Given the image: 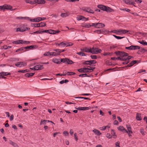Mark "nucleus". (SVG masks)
I'll return each instance as SVG.
<instances>
[{
	"label": "nucleus",
	"mask_w": 147,
	"mask_h": 147,
	"mask_svg": "<svg viewBox=\"0 0 147 147\" xmlns=\"http://www.w3.org/2000/svg\"><path fill=\"white\" fill-rule=\"evenodd\" d=\"M26 3H29L31 4H34V1H31V0H25Z\"/></svg>",
	"instance_id": "nucleus-40"
},
{
	"label": "nucleus",
	"mask_w": 147,
	"mask_h": 147,
	"mask_svg": "<svg viewBox=\"0 0 147 147\" xmlns=\"http://www.w3.org/2000/svg\"><path fill=\"white\" fill-rule=\"evenodd\" d=\"M51 55L53 56H57L55 52H51Z\"/></svg>",
	"instance_id": "nucleus-58"
},
{
	"label": "nucleus",
	"mask_w": 147,
	"mask_h": 147,
	"mask_svg": "<svg viewBox=\"0 0 147 147\" xmlns=\"http://www.w3.org/2000/svg\"><path fill=\"white\" fill-rule=\"evenodd\" d=\"M83 10L84 11H85L86 12L90 13H94V11L91 9L90 7H86L83 9Z\"/></svg>",
	"instance_id": "nucleus-11"
},
{
	"label": "nucleus",
	"mask_w": 147,
	"mask_h": 147,
	"mask_svg": "<svg viewBox=\"0 0 147 147\" xmlns=\"http://www.w3.org/2000/svg\"><path fill=\"white\" fill-rule=\"evenodd\" d=\"M54 51H55L57 56L60 55L61 52H60V50L59 49H56L54 50Z\"/></svg>",
	"instance_id": "nucleus-33"
},
{
	"label": "nucleus",
	"mask_w": 147,
	"mask_h": 147,
	"mask_svg": "<svg viewBox=\"0 0 147 147\" xmlns=\"http://www.w3.org/2000/svg\"><path fill=\"white\" fill-rule=\"evenodd\" d=\"M25 50H27L28 49H34L35 48V46L34 45H30L28 46H27L25 47H24Z\"/></svg>",
	"instance_id": "nucleus-24"
},
{
	"label": "nucleus",
	"mask_w": 147,
	"mask_h": 147,
	"mask_svg": "<svg viewBox=\"0 0 147 147\" xmlns=\"http://www.w3.org/2000/svg\"><path fill=\"white\" fill-rule=\"evenodd\" d=\"M9 143L14 147H18L17 144L11 141H9Z\"/></svg>",
	"instance_id": "nucleus-28"
},
{
	"label": "nucleus",
	"mask_w": 147,
	"mask_h": 147,
	"mask_svg": "<svg viewBox=\"0 0 147 147\" xmlns=\"http://www.w3.org/2000/svg\"><path fill=\"white\" fill-rule=\"evenodd\" d=\"M34 74V73H27L26 74L25 76L26 77L29 78L32 77Z\"/></svg>",
	"instance_id": "nucleus-25"
},
{
	"label": "nucleus",
	"mask_w": 147,
	"mask_h": 147,
	"mask_svg": "<svg viewBox=\"0 0 147 147\" xmlns=\"http://www.w3.org/2000/svg\"><path fill=\"white\" fill-rule=\"evenodd\" d=\"M136 119L137 120H142V118H141V115L139 113H137L136 115Z\"/></svg>",
	"instance_id": "nucleus-27"
},
{
	"label": "nucleus",
	"mask_w": 147,
	"mask_h": 147,
	"mask_svg": "<svg viewBox=\"0 0 147 147\" xmlns=\"http://www.w3.org/2000/svg\"><path fill=\"white\" fill-rule=\"evenodd\" d=\"M13 43L17 44H28L30 43V42L20 40H18L15 41L13 42Z\"/></svg>",
	"instance_id": "nucleus-3"
},
{
	"label": "nucleus",
	"mask_w": 147,
	"mask_h": 147,
	"mask_svg": "<svg viewBox=\"0 0 147 147\" xmlns=\"http://www.w3.org/2000/svg\"><path fill=\"white\" fill-rule=\"evenodd\" d=\"M106 136L109 138H112V136L109 134H106Z\"/></svg>",
	"instance_id": "nucleus-56"
},
{
	"label": "nucleus",
	"mask_w": 147,
	"mask_h": 147,
	"mask_svg": "<svg viewBox=\"0 0 147 147\" xmlns=\"http://www.w3.org/2000/svg\"><path fill=\"white\" fill-rule=\"evenodd\" d=\"M125 56L119 57H117V59L120 60L122 61H124L125 60Z\"/></svg>",
	"instance_id": "nucleus-32"
},
{
	"label": "nucleus",
	"mask_w": 147,
	"mask_h": 147,
	"mask_svg": "<svg viewBox=\"0 0 147 147\" xmlns=\"http://www.w3.org/2000/svg\"><path fill=\"white\" fill-rule=\"evenodd\" d=\"M34 4L37 3L40 4H44L45 3V0H34Z\"/></svg>",
	"instance_id": "nucleus-12"
},
{
	"label": "nucleus",
	"mask_w": 147,
	"mask_h": 147,
	"mask_svg": "<svg viewBox=\"0 0 147 147\" xmlns=\"http://www.w3.org/2000/svg\"><path fill=\"white\" fill-rule=\"evenodd\" d=\"M36 22H38L41 20V18H40V17L37 18H36Z\"/></svg>",
	"instance_id": "nucleus-57"
},
{
	"label": "nucleus",
	"mask_w": 147,
	"mask_h": 147,
	"mask_svg": "<svg viewBox=\"0 0 147 147\" xmlns=\"http://www.w3.org/2000/svg\"><path fill=\"white\" fill-rule=\"evenodd\" d=\"M66 47L71 46L73 45L71 42L66 43Z\"/></svg>",
	"instance_id": "nucleus-62"
},
{
	"label": "nucleus",
	"mask_w": 147,
	"mask_h": 147,
	"mask_svg": "<svg viewBox=\"0 0 147 147\" xmlns=\"http://www.w3.org/2000/svg\"><path fill=\"white\" fill-rule=\"evenodd\" d=\"M5 6L4 5L2 6H0V9L3 10L5 9Z\"/></svg>",
	"instance_id": "nucleus-63"
},
{
	"label": "nucleus",
	"mask_w": 147,
	"mask_h": 147,
	"mask_svg": "<svg viewBox=\"0 0 147 147\" xmlns=\"http://www.w3.org/2000/svg\"><path fill=\"white\" fill-rule=\"evenodd\" d=\"M118 129L123 132H125L127 130L123 127V126H120L117 127Z\"/></svg>",
	"instance_id": "nucleus-16"
},
{
	"label": "nucleus",
	"mask_w": 147,
	"mask_h": 147,
	"mask_svg": "<svg viewBox=\"0 0 147 147\" xmlns=\"http://www.w3.org/2000/svg\"><path fill=\"white\" fill-rule=\"evenodd\" d=\"M97 7L103 10L104 11H105L107 12H111L112 9H111L109 7H107L102 5H99L97 6Z\"/></svg>",
	"instance_id": "nucleus-2"
},
{
	"label": "nucleus",
	"mask_w": 147,
	"mask_h": 147,
	"mask_svg": "<svg viewBox=\"0 0 147 147\" xmlns=\"http://www.w3.org/2000/svg\"><path fill=\"white\" fill-rule=\"evenodd\" d=\"M125 49L129 50H134L140 49V47L138 46L131 45L129 47H125Z\"/></svg>",
	"instance_id": "nucleus-6"
},
{
	"label": "nucleus",
	"mask_w": 147,
	"mask_h": 147,
	"mask_svg": "<svg viewBox=\"0 0 147 147\" xmlns=\"http://www.w3.org/2000/svg\"><path fill=\"white\" fill-rule=\"evenodd\" d=\"M126 127L127 129V131L131 132V131H131V128L130 125H127Z\"/></svg>",
	"instance_id": "nucleus-30"
},
{
	"label": "nucleus",
	"mask_w": 147,
	"mask_h": 147,
	"mask_svg": "<svg viewBox=\"0 0 147 147\" xmlns=\"http://www.w3.org/2000/svg\"><path fill=\"white\" fill-rule=\"evenodd\" d=\"M101 31H102L101 30H96L94 31V32L97 33L98 34H100L102 33Z\"/></svg>",
	"instance_id": "nucleus-53"
},
{
	"label": "nucleus",
	"mask_w": 147,
	"mask_h": 147,
	"mask_svg": "<svg viewBox=\"0 0 147 147\" xmlns=\"http://www.w3.org/2000/svg\"><path fill=\"white\" fill-rule=\"evenodd\" d=\"M101 30L102 31H101V33L102 34H105L107 32H108L107 30H105L104 29H102Z\"/></svg>",
	"instance_id": "nucleus-59"
},
{
	"label": "nucleus",
	"mask_w": 147,
	"mask_h": 147,
	"mask_svg": "<svg viewBox=\"0 0 147 147\" xmlns=\"http://www.w3.org/2000/svg\"><path fill=\"white\" fill-rule=\"evenodd\" d=\"M44 55L46 56H51V52H46L44 53Z\"/></svg>",
	"instance_id": "nucleus-47"
},
{
	"label": "nucleus",
	"mask_w": 147,
	"mask_h": 147,
	"mask_svg": "<svg viewBox=\"0 0 147 147\" xmlns=\"http://www.w3.org/2000/svg\"><path fill=\"white\" fill-rule=\"evenodd\" d=\"M96 61L94 60L86 61L82 62V64L84 65H90L94 64L96 63Z\"/></svg>",
	"instance_id": "nucleus-8"
},
{
	"label": "nucleus",
	"mask_w": 147,
	"mask_h": 147,
	"mask_svg": "<svg viewBox=\"0 0 147 147\" xmlns=\"http://www.w3.org/2000/svg\"><path fill=\"white\" fill-rule=\"evenodd\" d=\"M4 5L5 6V9L11 10L12 7L11 6L9 5H7L6 4Z\"/></svg>",
	"instance_id": "nucleus-29"
},
{
	"label": "nucleus",
	"mask_w": 147,
	"mask_h": 147,
	"mask_svg": "<svg viewBox=\"0 0 147 147\" xmlns=\"http://www.w3.org/2000/svg\"><path fill=\"white\" fill-rule=\"evenodd\" d=\"M63 134L65 136H67L69 135V133L67 131H64Z\"/></svg>",
	"instance_id": "nucleus-61"
},
{
	"label": "nucleus",
	"mask_w": 147,
	"mask_h": 147,
	"mask_svg": "<svg viewBox=\"0 0 147 147\" xmlns=\"http://www.w3.org/2000/svg\"><path fill=\"white\" fill-rule=\"evenodd\" d=\"M75 98H78L79 99H87V100H90V99L89 98H87V97H75Z\"/></svg>",
	"instance_id": "nucleus-49"
},
{
	"label": "nucleus",
	"mask_w": 147,
	"mask_h": 147,
	"mask_svg": "<svg viewBox=\"0 0 147 147\" xmlns=\"http://www.w3.org/2000/svg\"><path fill=\"white\" fill-rule=\"evenodd\" d=\"M77 19L78 20H82L83 21H86L88 20L89 19L88 18H86L82 16H78L77 17Z\"/></svg>",
	"instance_id": "nucleus-10"
},
{
	"label": "nucleus",
	"mask_w": 147,
	"mask_h": 147,
	"mask_svg": "<svg viewBox=\"0 0 147 147\" xmlns=\"http://www.w3.org/2000/svg\"><path fill=\"white\" fill-rule=\"evenodd\" d=\"M118 33H121L123 34H125L126 33H127V34H129V33H128L129 32V30H121L120 29L119 30Z\"/></svg>",
	"instance_id": "nucleus-15"
},
{
	"label": "nucleus",
	"mask_w": 147,
	"mask_h": 147,
	"mask_svg": "<svg viewBox=\"0 0 147 147\" xmlns=\"http://www.w3.org/2000/svg\"><path fill=\"white\" fill-rule=\"evenodd\" d=\"M92 131L96 135H100L101 134V133L98 130L96 129H94Z\"/></svg>",
	"instance_id": "nucleus-23"
},
{
	"label": "nucleus",
	"mask_w": 147,
	"mask_h": 147,
	"mask_svg": "<svg viewBox=\"0 0 147 147\" xmlns=\"http://www.w3.org/2000/svg\"><path fill=\"white\" fill-rule=\"evenodd\" d=\"M67 61L66 63V64H72L73 63V61L72 60H70L67 58Z\"/></svg>",
	"instance_id": "nucleus-38"
},
{
	"label": "nucleus",
	"mask_w": 147,
	"mask_h": 147,
	"mask_svg": "<svg viewBox=\"0 0 147 147\" xmlns=\"http://www.w3.org/2000/svg\"><path fill=\"white\" fill-rule=\"evenodd\" d=\"M40 27H43L46 26V24L45 22H41L39 23Z\"/></svg>",
	"instance_id": "nucleus-41"
},
{
	"label": "nucleus",
	"mask_w": 147,
	"mask_h": 147,
	"mask_svg": "<svg viewBox=\"0 0 147 147\" xmlns=\"http://www.w3.org/2000/svg\"><path fill=\"white\" fill-rule=\"evenodd\" d=\"M90 57L92 59H97V56L96 55H91Z\"/></svg>",
	"instance_id": "nucleus-51"
},
{
	"label": "nucleus",
	"mask_w": 147,
	"mask_h": 147,
	"mask_svg": "<svg viewBox=\"0 0 147 147\" xmlns=\"http://www.w3.org/2000/svg\"><path fill=\"white\" fill-rule=\"evenodd\" d=\"M125 132H126L128 135V136L129 137H130L132 135H131V134H132L133 133L132 131H131V132H129L128 131H127V130Z\"/></svg>",
	"instance_id": "nucleus-55"
},
{
	"label": "nucleus",
	"mask_w": 147,
	"mask_h": 147,
	"mask_svg": "<svg viewBox=\"0 0 147 147\" xmlns=\"http://www.w3.org/2000/svg\"><path fill=\"white\" fill-rule=\"evenodd\" d=\"M67 58H63L60 59V63L62 62L65 63H66L67 61Z\"/></svg>",
	"instance_id": "nucleus-36"
},
{
	"label": "nucleus",
	"mask_w": 147,
	"mask_h": 147,
	"mask_svg": "<svg viewBox=\"0 0 147 147\" xmlns=\"http://www.w3.org/2000/svg\"><path fill=\"white\" fill-rule=\"evenodd\" d=\"M30 29L29 28L24 26L20 28H18L16 30L17 32H23L28 30Z\"/></svg>",
	"instance_id": "nucleus-5"
},
{
	"label": "nucleus",
	"mask_w": 147,
	"mask_h": 147,
	"mask_svg": "<svg viewBox=\"0 0 147 147\" xmlns=\"http://www.w3.org/2000/svg\"><path fill=\"white\" fill-rule=\"evenodd\" d=\"M76 54H77L80 55L81 56H86V54H85L84 53H83L82 52H77L76 53Z\"/></svg>",
	"instance_id": "nucleus-34"
},
{
	"label": "nucleus",
	"mask_w": 147,
	"mask_h": 147,
	"mask_svg": "<svg viewBox=\"0 0 147 147\" xmlns=\"http://www.w3.org/2000/svg\"><path fill=\"white\" fill-rule=\"evenodd\" d=\"M95 67H91V68H83L79 69L78 70V71L80 72H90L92 71Z\"/></svg>",
	"instance_id": "nucleus-1"
},
{
	"label": "nucleus",
	"mask_w": 147,
	"mask_h": 147,
	"mask_svg": "<svg viewBox=\"0 0 147 147\" xmlns=\"http://www.w3.org/2000/svg\"><path fill=\"white\" fill-rule=\"evenodd\" d=\"M119 30H113L112 31H111V32H114L115 33H117L116 34H117L118 33V31Z\"/></svg>",
	"instance_id": "nucleus-60"
},
{
	"label": "nucleus",
	"mask_w": 147,
	"mask_h": 147,
	"mask_svg": "<svg viewBox=\"0 0 147 147\" xmlns=\"http://www.w3.org/2000/svg\"><path fill=\"white\" fill-rule=\"evenodd\" d=\"M120 10L123 11H126L128 12H129L130 11V10L127 8L120 9Z\"/></svg>",
	"instance_id": "nucleus-44"
},
{
	"label": "nucleus",
	"mask_w": 147,
	"mask_h": 147,
	"mask_svg": "<svg viewBox=\"0 0 147 147\" xmlns=\"http://www.w3.org/2000/svg\"><path fill=\"white\" fill-rule=\"evenodd\" d=\"M127 4L134 5L135 3L132 1L131 0H123Z\"/></svg>",
	"instance_id": "nucleus-17"
},
{
	"label": "nucleus",
	"mask_w": 147,
	"mask_h": 147,
	"mask_svg": "<svg viewBox=\"0 0 147 147\" xmlns=\"http://www.w3.org/2000/svg\"><path fill=\"white\" fill-rule=\"evenodd\" d=\"M131 58H133V57H131L130 56H128V55L127 56H126V57H125V60H127V61H128Z\"/></svg>",
	"instance_id": "nucleus-46"
},
{
	"label": "nucleus",
	"mask_w": 147,
	"mask_h": 147,
	"mask_svg": "<svg viewBox=\"0 0 147 147\" xmlns=\"http://www.w3.org/2000/svg\"><path fill=\"white\" fill-rule=\"evenodd\" d=\"M120 142H117L115 143V146L116 147H120L119 146Z\"/></svg>",
	"instance_id": "nucleus-64"
},
{
	"label": "nucleus",
	"mask_w": 147,
	"mask_h": 147,
	"mask_svg": "<svg viewBox=\"0 0 147 147\" xmlns=\"http://www.w3.org/2000/svg\"><path fill=\"white\" fill-rule=\"evenodd\" d=\"M32 34H42V32L41 31H36L35 32H34L33 33H31Z\"/></svg>",
	"instance_id": "nucleus-50"
},
{
	"label": "nucleus",
	"mask_w": 147,
	"mask_h": 147,
	"mask_svg": "<svg viewBox=\"0 0 147 147\" xmlns=\"http://www.w3.org/2000/svg\"><path fill=\"white\" fill-rule=\"evenodd\" d=\"M111 134L113 136H115V137H114V138H116V135L115 134V132L114 131L113 129H111Z\"/></svg>",
	"instance_id": "nucleus-42"
},
{
	"label": "nucleus",
	"mask_w": 147,
	"mask_h": 147,
	"mask_svg": "<svg viewBox=\"0 0 147 147\" xmlns=\"http://www.w3.org/2000/svg\"><path fill=\"white\" fill-rule=\"evenodd\" d=\"M67 74H67V76H71L76 74L75 73L73 72H67Z\"/></svg>",
	"instance_id": "nucleus-43"
},
{
	"label": "nucleus",
	"mask_w": 147,
	"mask_h": 147,
	"mask_svg": "<svg viewBox=\"0 0 147 147\" xmlns=\"http://www.w3.org/2000/svg\"><path fill=\"white\" fill-rule=\"evenodd\" d=\"M0 75L1 76V78H3L5 79L6 78L5 77H4V76H6V73L5 72H2L0 73Z\"/></svg>",
	"instance_id": "nucleus-31"
},
{
	"label": "nucleus",
	"mask_w": 147,
	"mask_h": 147,
	"mask_svg": "<svg viewBox=\"0 0 147 147\" xmlns=\"http://www.w3.org/2000/svg\"><path fill=\"white\" fill-rule=\"evenodd\" d=\"M53 61L54 63L59 64L60 63V59H54L53 60Z\"/></svg>",
	"instance_id": "nucleus-21"
},
{
	"label": "nucleus",
	"mask_w": 147,
	"mask_h": 147,
	"mask_svg": "<svg viewBox=\"0 0 147 147\" xmlns=\"http://www.w3.org/2000/svg\"><path fill=\"white\" fill-rule=\"evenodd\" d=\"M17 19H22L24 20H28L30 19V18L28 17H18L16 18Z\"/></svg>",
	"instance_id": "nucleus-26"
},
{
	"label": "nucleus",
	"mask_w": 147,
	"mask_h": 147,
	"mask_svg": "<svg viewBox=\"0 0 147 147\" xmlns=\"http://www.w3.org/2000/svg\"><path fill=\"white\" fill-rule=\"evenodd\" d=\"M97 28H102L105 26V25L102 23H97Z\"/></svg>",
	"instance_id": "nucleus-19"
},
{
	"label": "nucleus",
	"mask_w": 147,
	"mask_h": 147,
	"mask_svg": "<svg viewBox=\"0 0 147 147\" xmlns=\"http://www.w3.org/2000/svg\"><path fill=\"white\" fill-rule=\"evenodd\" d=\"M113 36L116 39H122L124 38H125V37H121L119 36H116L115 35H113Z\"/></svg>",
	"instance_id": "nucleus-45"
},
{
	"label": "nucleus",
	"mask_w": 147,
	"mask_h": 147,
	"mask_svg": "<svg viewBox=\"0 0 147 147\" xmlns=\"http://www.w3.org/2000/svg\"><path fill=\"white\" fill-rule=\"evenodd\" d=\"M115 53L117 55L119 56L120 57L126 56L128 55V54L126 53L119 51L115 52Z\"/></svg>",
	"instance_id": "nucleus-7"
},
{
	"label": "nucleus",
	"mask_w": 147,
	"mask_h": 147,
	"mask_svg": "<svg viewBox=\"0 0 147 147\" xmlns=\"http://www.w3.org/2000/svg\"><path fill=\"white\" fill-rule=\"evenodd\" d=\"M137 62V61L134 60L132 61L129 64L127 67H131L134 64H136Z\"/></svg>",
	"instance_id": "nucleus-22"
},
{
	"label": "nucleus",
	"mask_w": 147,
	"mask_h": 147,
	"mask_svg": "<svg viewBox=\"0 0 147 147\" xmlns=\"http://www.w3.org/2000/svg\"><path fill=\"white\" fill-rule=\"evenodd\" d=\"M34 67V68L35 69V70H41L43 68L42 65H37L35 66Z\"/></svg>",
	"instance_id": "nucleus-13"
},
{
	"label": "nucleus",
	"mask_w": 147,
	"mask_h": 147,
	"mask_svg": "<svg viewBox=\"0 0 147 147\" xmlns=\"http://www.w3.org/2000/svg\"><path fill=\"white\" fill-rule=\"evenodd\" d=\"M81 50L84 52L87 53H90L91 48L85 47L84 49H81Z\"/></svg>",
	"instance_id": "nucleus-14"
},
{
	"label": "nucleus",
	"mask_w": 147,
	"mask_h": 147,
	"mask_svg": "<svg viewBox=\"0 0 147 147\" xmlns=\"http://www.w3.org/2000/svg\"><path fill=\"white\" fill-rule=\"evenodd\" d=\"M76 109L80 110H88L89 109L88 107H78V108H76Z\"/></svg>",
	"instance_id": "nucleus-20"
},
{
	"label": "nucleus",
	"mask_w": 147,
	"mask_h": 147,
	"mask_svg": "<svg viewBox=\"0 0 147 147\" xmlns=\"http://www.w3.org/2000/svg\"><path fill=\"white\" fill-rule=\"evenodd\" d=\"M15 65L18 67H22L26 65V63L24 62H19L16 63Z\"/></svg>",
	"instance_id": "nucleus-9"
},
{
	"label": "nucleus",
	"mask_w": 147,
	"mask_h": 147,
	"mask_svg": "<svg viewBox=\"0 0 147 147\" xmlns=\"http://www.w3.org/2000/svg\"><path fill=\"white\" fill-rule=\"evenodd\" d=\"M69 14L67 13H62L61 15V16L63 18H64L68 16H69Z\"/></svg>",
	"instance_id": "nucleus-35"
},
{
	"label": "nucleus",
	"mask_w": 147,
	"mask_h": 147,
	"mask_svg": "<svg viewBox=\"0 0 147 147\" xmlns=\"http://www.w3.org/2000/svg\"><path fill=\"white\" fill-rule=\"evenodd\" d=\"M102 51L100 49L96 48H91L90 53L93 54H97L101 53Z\"/></svg>",
	"instance_id": "nucleus-4"
},
{
	"label": "nucleus",
	"mask_w": 147,
	"mask_h": 147,
	"mask_svg": "<svg viewBox=\"0 0 147 147\" xmlns=\"http://www.w3.org/2000/svg\"><path fill=\"white\" fill-rule=\"evenodd\" d=\"M79 76L81 77H89V76H88L86 74H80V75H79Z\"/></svg>",
	"instance_id": "nucleus-39"
},
{
	"label": "nucleus",
	"mask_w": 147,
	"mask_h": 147,
	"mask_svg": "<svg viewBox=\"0 0 147 147\" xmlns=\"http://www.w3.org/2000/svg\"><path fill=\"white\" fill-rule=\"evenodd\" d=\"M46 121L45 120H42V119L41 120L40 125H41L42 124L45 125L46 124Z\"/></svg>",
	"instance_id": "nucleus-37"
},
{
	"label": "nucleus",
	"mask_w": 147,
	"mask_h": 147,
	"mask_svg": "<svg viewBox=\"0 0 147 147\" xmlns=\"http://www.w3.org/2000/svg\"><path fill=\"white\" fill-rule=\"evenodd\" d=\"M139 51L141 52L144 53L146 51V50L144 49L143 48H141V49Z\"/></svg>",
	"instance_id": "nucleus-54"
},
{
	"label": "nucleus",
	"mask_w": 147,
	"mask_h": 147,
	"mask_svg": "<svg viewBox=\"0 0 147 147\" xmlns=\"http://www.w3.org/2000/svg\"><path fill=\"white\" fill-rule=\"evenodd\" d=\"M97 23H92L91 25H89L90 26H93L95 28H97Z\"/></svg>",
	"instance_id": "nucleus-52"
},
{
	"label": "nucleus",
	"mask_w": 147,
	"mask_h": 147,
	"mask_svg": "<svg viewBox=\"0 0 147 147\" xmlns=\"http://www.w3.org/2000/svg\"><path fill=\"white\" fill-rule=\"evenodd\" d=\"M60 46H61L62 47H64L66 46V43H64L63 42H62L60 43Z\"/></svg>",
	"instance_id": "nucleus-48"
},
{
	"label": "nucleus",
	"mask_w": 147,
	"mask_h": 147,
	"mask_svg": "<svg viewBox=\"0 0 147 147\" xmlns=\"http://www.w3.org/2000/svg\"><path fill=\"white\" fill-rule=\"evenodd\" d=\"M49 33L50 34H55L56 33L59 32L60 31L59 30H49Z\"/></svg>",
	"instance_id": "nucleus-18"
}]
</instances>
